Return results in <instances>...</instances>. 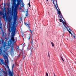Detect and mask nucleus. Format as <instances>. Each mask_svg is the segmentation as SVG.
Instances as JSON below:
<instances>
[{"instance_id":"nucleus-26","label":"nucleus","mask_w":76,"mask_h":76,"mask_svg":"<svg viewBox=\"0 0 76 76\" xmlns=\"http://www.w3.org/2000/svg\"><path fill=\"white\" fill-rule=\"evenodd\" d=\"M53 74H54V76H56V75H55V74L54 73H53Z\"/></svg>"},{"instance_id":"nucleus-12","label":"nucleus","mask_w":76,"mask_h":76,"mask_svg":"<svg viewBox=\"0 0 76 76\" xmlns=\"http://www.w3.org/2000/svg\"><path fill=\"white\" fill-rule=\"evenodd\" d=\"M26 12L27 13L26 14V15L27 17H28V9H27V11H26Z\"/></svg>"},{"instance_id":"nucleus-6","label":"nucleus","mask_w":76,"mask_h":76,"mask_svg":"<svg viewBox=\"0 0 76 76\" xmlns=\"http://www.w3.org/2000/svg\"><path fill=\"white\" fill-rule=\"evenodd\" d=\"M29 22H28V23H24L25 25H26L28 28V29H29L30 31L31 32V34H32V31H31L30 29V26L29 25Z\"/></svg>"},{"instance_id":"nucleus-13","label":"nucleus","mask_w":76,"mask_h":76,"mask_svg":"<svg viewBox=\"0 0 76 76\" xmlns=\"http://www.w3.org/2000/svg\"><path fill=\"white\" fill-rule=\"evenodd\" d=\"M2 36L3 37L4 36V32L3 31L2 32Z\"/></svg>"},{"instance_id":"nucleus-27","label":"nucleus","mask_w":76,"mask_h":76,"mask_svg":"<svg viewBox=\"0 0 76 76\" xmlns=\"http://www.w3.org/2000/svg\"><path fill=\"white\" fill-rule=\"evenodd\" d=\"M22 6H23V7H24V5L22 4Z\"/></svg>"},{"instance_id":"nucleus-22","label":"nucleus","mask_w":76,"mask_h":76,"mask_svg":"<svg viewBox=\"0 0 76 76\" xmlns=\"http://www.w3.org/2000/svg\"><path fill=\"white\" fill-rule=\"evenodd\" d=\"M46 76H48V73L47 72L46 73Z\"/></svg>"},{"instance_id":"nucleus-30","label":"nucleus","mask_w":76,"mask_h":76,"mask_svg":"<svg viewBox=\"0 0 76 76\" xmlns=\"http://www.w3.org/2000/svg\"><path fill=\"white\" fill-rule=\"evenodd\" d=\"M61 59L63 58H62V57H61Z\"/></svg>"},{"instance_id":"nucleus-31","label":"nucleus","mask_w":76,"mask_h":76,"mask_svg":"<svg viewBox=\"0 0 76 76\" xmlns=\"http://www.w3.org/2000/svg\"><path fill=\"white\" fill-rule=\"evenodd\" d=\"M0 44H1V41H0Z\"/></svg>"},{"instance_id":"nucleus-7","label":"nucleus","mask_w":76,"mask_h":76,"mask_svg":"<svg viewBox=\"0 0 76 76\" xmlns=\"http://www.w3.org/2000/svg\"><path fill=\"white\" fill-rule=\"evenodd\" d=\"M4 70L5 71H4L3 69H2L1 70V72L4 73V76H7V69L6 68H4Z\"/></svg>"},{"instance_id":"nucleus-2","label":"nucleus","mask_w":76,"mask_h":76,"mask_svg":"<svg viewBox=\"0 0 76 76\" xmlns=\"http://www.w3.org/2000/svg\"><path fill=\"white\" fill-rule=\"evenodd\" d=\"M13 24L11 23L9 24V27L8 29V31L10 32H11V41L13 42H15V39L14 37L16 34V28L15 27V25H16L17 23V20L16 18H14V21L12 22Z\"/></svg>"},{"instance_id":"nucleus-15","label":"nucleus","mask_w":76,"mask_h":76,"mask_svg":"<svg viewBox=\"0 0 76 76\" xmlns=\"http://www.w3.org/2000/svg\"><path fill=\"white\" fill-rule=\"evenodd\" d=\"M28 40H29V39H30V38H31V35H28Z\"/></svg>"},{"instance_id":"nucleus-20","label":"nucleus","mask_w":76,"mask_h":76,"mask_svg":"<svg viewBox=\"0 0 76 76\" xmlns=\"http://www.w3.org/2000/svg\"><path fill=\"white\" fill-rule=\"evenodd\" d=\"M17 48L18 50H19L20 49H19V47L18 46V47H17Z\"/></svg>"},{"instance_id":"nucleus-4","label":"nucleus","mask_w":76,"mask_h":76,"mask_svg":"<svg viewBox=\"0 0 76 76\" xmlns=\"http://www.w3.org/2000/svg\"><path fill=\"white\" fill-rule=\"evenodd\" d=\"M62 23L63 25H64V27H65V28H66V29H67V30L68 31H69V32L71 34V35H73V37L75 38V36H74L73 35V34H72V30H71V29L70 28H69V27L68 26V25L67 24V23H66V22H64L63 20H62Z\"/></svg>"},{"instance_id":"nucleus-36","label":"nucleus","mask_w":76,"mask_h":76,"mask_svg":"<svg viewBox=\"0 0 76 76\" xmlns=\"http://www.w3.org/2000/svg\"><path fill=\"white\" fill-rule=\"evenodd\" d=\"M53 0V1H54V0Z\"/></svg>"},{"instance_id":"nucleus-18","label":"nucleus","mask_w":76,"mask_h":76,"mask_svg":"<svg viewBox=\"0 0 76 76\" xmlns=\"http://www.w3.org/2000/svg\"><path fill=\"white\" fill-rule=\"evenodd\" d=\"M13 67H14V64H13L12 65V70H13Z\"/></svg>"},{"instance_id":"nucleus-33","label":"nucleus","mask_w":76,"mask_h":76,"mask_svg":"<svg viewBox=\"0 0 76 76\" xmlns=\"http://www.w3.org/2000/svg\"><path fill=\"white\" fill-rule=\"evenodd\" d=\"M48 56H49V53H48Z\"/></svg>"},{"instance_id":"nucleus-5","label":"nucleus","mask_w":76,"mask_h":76,"mask_svg":"<svg viewBox=\"0 0 76 76\" xmlns=\"http://www.w3.org/2000/svg\"><path fill=\"white\" fill-rule=\"evenodd\" d=\"M56 1H53V3L54 4V5L55 6V7L56 9V10H57V13L58 14H59L60 15H61V12L60 11V9H58H58H57V7L56 6H56L58 8V4H57V0H55Z\"/></svg>"},{"instance_id":"nucleus-8","label":"nucleus","mask_w":76,"mask_h":76,"mask_svg":"<svg viewBox=\"0 0 76 76\" xmlns=\"http://www.w3.org/2000/svg\"><path fill=\"white\" fill-rule=\"evenodd\" d=\"M32 50H33V48H30V49H29V47H28L26 49V51H30L31 52V53H32Z\"/></svg>"},{"instance_id":"nucleus-37","label":"nucleus","mask_w":76,"mask_h":76,"mask_svg":"<svg viewBox=\"0 0 76 76\" xmlns=\"http://www.w3.org/2000/svg\"><path fill=\"white\" fill-rule=\"evenodd\" d=\"M16 39H17V38H16Z\"/></svg>"},{"instance_id":"nucleus-35","label":"nucleus","mask_w":76,"mask_h":76,"mask_svg":"<svg viewBox=\"0 0 76 76\" xmlns=\"http://www.w3.org/2000/svg\"><path fill=\"white\" fill-rule=\"evenodd\" d=\"M72 32L73 33V34H75V33H73V32Z\"/></svg>"},{"instance_id":"nucleus-10","label":"nucleus","mask_w":76,"mask_h":76,"mask_svg":"<svg viewBox=\"0 0 76 76\" xmlns=\"http://www.w3.org/2000/svg\"><path fill=\"white\" fill-rule=\"evenodd\" d=\"M15 48L14 47L13 45H12L11 47V52H13V50H14Z\"/></svg>"},{"instance_id":"nucleus-24","label":"nucleus","mask_w":76,"mask_h":76,"mask_svg":"<svg viewBox=\"0 0 76 76\" xmlns=\"http://www.w3.org/2000/svg\"><path fill=\"white\" fill-rule=\"evenodd\" d=\"M61 59H62V61H64L63 58H62Z\"/></svg>"},{"instance_id":"nucleus-14","label":"nucleus","mask_w":76,"mask_h":76,"mask_svg":"<svg viewBox=\"0 0 76 76\" xmlns=\"http://www.w3.org/2000/svg\"><path fill=\"white\" fill-rule=\"evenodd\" d=\"M50 43L52 45V47H54V43H53V42H50Z\"/></svg>"},{"instance_id":"nucleus-38","label":"nucleus","mask_w":76,"mask_h":76,"mask_svg":"<svg viewBox=\"0 0 76 76\" xmlns=\"http://www.w3.org/2000/svg\"><path fill=\"white\" fill-rule=\"evenodd\" d=\"M1 1V0H0V1Z\"/></svg>"},{"instance_id":"nucleus-9","label":"nucleus","mask_w":76,"mask_h":76,"mask_svg":"<svg viewBox=\"0 0 76 76\" xmlns=\"http://www.w3.org/2000/svg\"><path fill=\"white\" fill-rule=\"evenodd\" d=\"M61 15H60V14H58L60 16V18L61 19H59V20L60 22H62V20H62V18H63V19H64V18L63 17V15H62V14H61Z\"/></svg>"},{"instance_id":"nucleus-25","label":"nucleus","mask_w":76,"mask_h":76,"mask_svg":"<svg viewBox=\"0 0 76 76\" xmlns=\"http://www.w3.org/2000/svg\"><path fill=\"white\" fill-rule=\"evenodd\" d=\"M23 56H25V53H23Z\"/></svg>"},{"instance_id":"nucleus-11","label":"nucleus","mask_w":76,"mask_h":76,"mask_svg":"<svg viewBox=\"0 0 76 76\" xmlns=\"http://www.w3.org/2000/svg\"><path fill=\"white\" fill-rule=\"evenodd\" d=\"M64 27L63 26V28H62V29L63 30V32H65L66 31V30H67V29L66 28H64Z\"/></svg>"},{"instance_id":"nucleus-34","label":"nucleus","mask_w":76,"mask_h":76,"mask_svg":"<svg viewBox=\"0 0 76 76\" xmlns=\"http://www.w3.org/2000/svg\"><path fill=\"white\" fill-rule=\"evenodd\" d=\"M46 1H48V0H46Z\"/></svg>"},{"instance_id":"nucleus-1","label":"nucleus","mask_w":76,"mask_h":76,"mask_svg":"<svg viewBox=\"0 0 76 76\" xmlns=\"http://www.w3.org/2000/svg\"><path fill=\"white\" fill-rule=\"evenodd\" d=\"M2 46L5 50H2V48H0V55H1L2 54L3 55V57L5 60V62H4L3 60V59L1 60L0 58V64H3L4 66H6L7 64V67L9 70L8 74L9 75H10V76H13L14 73H13V72H12L10 71V69H9V60H8V57H7L8 53H6V51L8 49L10 48V44L8 43L7 45V43L6 42H4V40H2Z\"/></svg>"},{"instance_id":"nucleus-3","label":"nucleus","mask_w":76,"mask_h":76,"mask_svg":"<svg viewBox=\"0 0 76 76\" xmlns=\"http://www.w3.org/2000/svg\"><path fill=\"white\" fill-rule=\"evenodd\" d=\"M13 0V4L14 5L16 4V0ZM17 3L16 5L15 6V8L12 7V14L13 15V21H14V18H15L17 19V12L18 11V7L20 4L21 0H17Z\"/></svg>"},{"instance_id":"nucleus-32","label":"nucleus","mask_w":76,"mask_h":76,"mask_svg":"<svg viewBox=\"0 0 76 76\" xmlns=\"http://www.w3.org/2000/svg\"><path fill=\"white\" fill-rule=\"evenodd\" d=\"M35 64H33V65L34 66H35Z\"/></svg>"},{"instance_id":"nucleus-16","label":"nucleus","mask_w":76,"mask_h":76,"mask_svg":"<svg viewBox=\"0 0 76 76\" xmlns=\"http://www.w3.org/2000/svg\"><path fill=\"white\" fill-rule=\"evenodd\" d=\"M3 74L0 71V76H3Z\"/></svg>"},{"instance_id":"nucleus-21","label":"nucleus","mask_w":76,"mask_h":76,"mask_svg":"<svg viewBox=\"0 0 76 76\" xmlns=\"http://www.w3.org/2000/svg\"><path fill=\"white\" fill-rule=\"evenodd\" d=\"M31 44H32V45L33 44V40H31Z\"/></svg>"},{"instance_id":"nucleus-23","label":"nucleus","mask_w":76,"mask_h":76,"mask_svg":"<svg viewBox=\"0 0 76 76\" xmlns=\"http://www.w3.org/2000/svg\"><path fill=\"white\" fill-rule=\"evenodd\" d=\"M19 9H20V10H21V9H22V8H21V7H19Z\"/></svg>"},{"instance_id":"nucleus-28","label":"nucleus","mask_w":76,"mask_h":76,"mask_svg":"<svg viewBox=\"0 0 76 76\" xmlns=\"http://www.w3.org/2000/svg\"><path fill=\"white\" fill-rule=\"evenodd\" d=\"M23 37H24V36H23V40H24V38H23Z\"/></svg>"},{"instance_id":"nucleus-19","label":"nucleus","mask_w":76,"mask_h":76,"mask_svg":"<svg viewBox=\"0 0 76 76\" xmlns=\"http://www.w3.org/2000/svg\"><path fill=\"white\" fill-rule=\"evenodd\" d=\"M28 6L29 7H31V4H30V2L28 3Z\"/></svg>"},{"instance_id":"nucleus-29","label":"nucleus","mask_w":76,"mask_h":76,"mask_svg":"<svg viewBox=\"0 0 76 76\" xmlns=\"http://www.w3.org/2000/svg\"><path fill=\"white\" fill-rule=\"evenodd\" d=\"M61 59L63 58H62V57H61Z\"/></svg>"},{"instance_id":"nucleus-17","label":"nucleus","mask_w":76,"mask_h":76,"mask_svg":"<svg viewBox=\"0 0 76 76\" xmlns=\"http://www.w3.org/2000/svg\"><path fill=\"white\" fill-rule=\"evenodd\" d=\"M3 12H1L0 11V15L1 16V15H3Z\"/></svg>"}]
</instances>
